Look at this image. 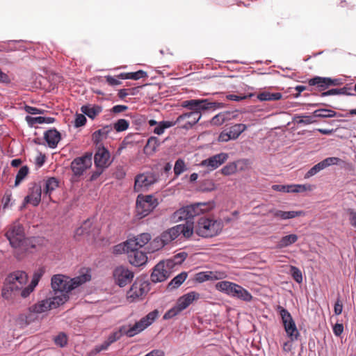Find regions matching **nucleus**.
<instances>
[{
  "label": "nucleus",
  "mask_w": 356,
  "mask_h": 356,
  "mask_svg": "<svg viewBox=\"0 0 356 356\" xmlns=\"http://www.w3.org/2000/svg\"><path fill=\"white\" fill-rule=\"evenodd\" d=\"M223 228L221 220L213 217H200L194 227L195 233L202 238H212L220 234Z\"/></svg>",
  "instance_id": "nucleus-5"
},
{
  "label": "nucleus",
  "mask_w": 356,
  "mask_h": 356,
  "mask_svg": "<svg viewBox=\"0 0 356 356\" xmlns=\"http://www.w3.org/2000/svg\"><path fill=\"white\" fill-rule=\"evenodd\" d=\"M195 216H196V214L195 213L194 209H193L192 205L191 204L176 211L172 214V218L175 222L186 220V223L185 225H188L189 223L193 225L192 220ZM193 227H194V225H193Z\"/></svg>",
  "instance_id": "nucleus-16"
},
{
  "label": "nucleus",
  "mask_w": 356,
  "mask_h": 356,
  "mask_svg": "<svg viewBox=\"0 0 356 356\" xmlns=\"http://www.w3.org/2000/svg\"><path fill=\"white\" fill-rule=\"evenodd\" d=\"M151 246L152 247V250H158L165 246L164 243L160 239L159 237H157L153 240L151 243Z\"/></svg>",
  "instance_id": "nucleus-62"
},
{
  "label": "nucleus",
  "mask_w": 356,
  "mask_h": 356,
  "mask_svg": "<svg viewBox=\"0 0 356 356\" xmlns=\"http://www.w3.org/2000/svg\"><path fill=\"white\" fill-rule=\"evenodd\" d=\"M160 145V141L158 138L151 136L144 147V152L147 154H152L156 151L157 147Z\"/></svg>",
  "instance_id": "nucleus-35"
},
{
  "label": "nucleus",
  "mask_w": 356,
  "mask_h": 356,
  "mask_svg": "<svg viewBox=\"0 0 356 356\" xmlns=\"http://www.w3.org/2000/svg\"><path fill=\"white\" fill-rule=\"evenodd\" d=\"M26 122L31 127L35 126L36 124H51L53 123L55 121V119L54 118H45V117H31L29 115H27L25 118Z\"/></svg>",
  "instance_id": "nucleus-34"
},
{
  "label": "nucleus",
  "mask_w": 356,
  "mask_h": 356,
  "mask_svg": "<svg viewBox=\"0 0 356 356\" xmlns=\"http://www.w3.org/2000/svg\"><path fill=\"white\" fill-rule=\"evenodd\" d=\"M187 276L188 274L186 272L179 273L168 284V289L172 290L178 288L186 280Z\"/></svg>",
  "instance_id": "nucleus-36"
},
{
  "label": "nucleus",
  "mask_w": 356,
  "mask_h": 356,
  "mask_svg": "<svg viewBox=\"0 0 356 356\" xmlns=\"http://www.w3.org/2000/svg\"><path fill=\"white\" fill-rule=\"evenodd\" d=\"M247 129V127L244 124H236L232 126L228 132L233 140L238 138V136Z\"/></svg>",
  "instance_id": "nucleus-40"
},
{
  "label": "nucleus",
  "mask_w": 356,
  "mask_h": 356,
  "mask_svg": "<svg viewBox=\"0 0 356 356\" xmlns=\"http://www.w3.org/2000/svg\"><path fill=\"white\" fill-rule=\"evenodd\" d=\"M337 116V112L327 108L317 109L313 112V117L321 118H330Z\"/></svg>",
  "instance_id": "nucleus-42"
},
{
  "label": "nucleus",
  "mask_w": 356,
  "mask_h": 356,
  "mask_svg": "<svg viewBox=\"0 0 356 356\" xmlns=\"http://www.w3.org/2000/svg\"><path fill=\"white\" fill-rule=\"evenodd\" d=\"M129 122L125 119H120L112 125L113 129H114L118 132H121L127 130L129 128Z\"/></svg>",
  "instance_id": "nucleus-44"
},
{
  "label": "nucleus",
  "mask_w": 356,
  "mask_h": 356,
  "mask_svg": "<svg viewBox=\"0 0 356 356\" xmlns=\"http://www.w3.org/2000/svg\"><path fill=\"white\" fill-rule=\"evenodd\" d=\"M346 94V88H334V89H331V90H329L326 92H323L321 93V97H325V96H329V95H345ZM347 95H349L348 93H347Z\"/></svg>",
  "instance_id": "nucleus-53"
},
{
  "label": "nucleus",
  "mask_w": 356,
  "mask_h": 356,
  "mask_svg": "<svg viewBox=\"0 0 356 356\" xmlns=\"http://www.w3.org/2000/svg\"><path fill=\"white\" fill-rule=\"evenodd\" d=\"M91 276L88 273H84L72 279L67 276L58 274L51 277V288L54 292L52 297L57 302L58 298L65 297L66 302L69 299V293L81 284L90 280Z\"/></svg>",
  "instance_id": "nucleus-2"
},
{
  "label": "nucleus",
  "mask_w": 356,
  "mask_h": 356,
  "mask_svg": "<svg viewBox=\"0 0 356 356\" xmlns=\"http://www.w3.org/2000/svg\"><path fill=\"white\" fill-rule=\"evenodd\" d=\"M237 170V165L236 163H229L221 169V172L224 175H231L234 174Z\"/></svg>",
  "instance_id": "nucleus-51"
},
{
  "label": "nucleus",
  "mask_w": 356,
  "mask_h": 356,
  "mask_svg": "<svg viewBox=\"0 0 356 356\" xmlns=\"http://www.w3.org/2000/svg\"><path fill=\"white\" fill-rule=\"evenodd\" d=\"M323 170V166L321 165V162L314 165L306 174L305 177L309 178L310 177H312L315 175L316 173L320 172L321 170Z\"/></svg>",
  "instance_id": "nucleus-55"
},
{
  "label": "nucleus",
  "mask_w": 356,
  "mask_h": 356,
  "mask_svg": "<svg viewBox=\"0 0 356 356\" xmlns=\"http://www.w3.org/2000/svg\"><path fill=\"white\" fill-rule=\"evenodd\" d=\"M127 259L129 262L135 266H140L146 264L147 257L146 254L139 249L131 248L128 252Z\"/></svg>",
  "instance_id": "nucleus-22"
},
{
  "label": "nucleus",
  "mask_w": 356,
  "mask_h": 356,
  "mask_svg": "<svg viewBox=\"0 0 356 356\" xmlns=\"http://www.w3.org/2000/svg\"><path fill=\"white\" fill-rule=\"evenodd\" d=\"M291 193H301L307 190H312V186L310 185H291Z\"/></svg>",
  "instance_id": "nucleus-54"
},
{
  "label": "nucleus",
  "mask_w": 356,
  "mask_h": 356,
  "mask_svg": "<svg viewBox=\"0 0 356 356\" xmlns=\"http://www.w3.org/2000/svg\"><path fill=\"white\" fill-rule=\"evenodd\" d=\"M347 212L349 215V221L350 224L356 227V211H355L353 209H348Z\"/></svg>",
  "instance_id": "nucleus-64"
},
{
  "label": "nucleus",
  "mask_w": 356,
  "mask_h": 356,
  "mask_svg": "<svg viewBox=\"0 0 356 356\" xmlns=\"http://www.w3.org/2000/svg\"><path fill=\"white\" fill-rule=\"evenodd\" d=\"M30 190V193L25 197L24 200L26 203H30L36 207L39 204L41 200L42 186L34 184Z\"/></svg>",
  "instance_id": "nucleus-26"
},
{
  "label": "nucleus",
  "mask_w": 356,
  "mask_h": 356,
  "mask_svg": "<svg viewBox=\"0 0 356 356\" xmlns=\"http://www.w3.org/2000/svg\"><path fill=\"white\" fill-rule=\"evenodd\" d=\"M222 103L209 102L208 99H190L181 102V106L191 110L183 113L175 120V125L181 124L180 127L189 129L193 127L201 118V112L206 110H215L222 107Z\"/></svg>",
  "instance_id": "nucleus-1"
},
{
  "label": "nucleus",
  "mask_w": 356,
  "mask_h": 356,
  "mask_svg": "<svg viewBox=\"0 0 356 356\" xmlns=\"http://www.w3.org/2000/svg\"><path fill=\"white\" fill-rule=\"evenodd\" d=\"M216 288L229 296L237 298L245 302H250L252 299V296L245 289L231 282H219L216 284Z\"/></svg>",
  "instance_id": "nucleus-6"
},
{
  "label": "nucleus",
  "mask_w": 356,
  "mask_h": 356,
  "mask_svg": "<svg viewBox=\"0 0 356 356\" xmlns=\"http://www.w3.org/2000/svg\"><path fill=\"white\" fill-rule=\"evenodd\" d=\"M97 149L94 156L95 167H102L104 168H107L111 164V162L109 161V152L104 146H99L97 147Z\"/></svg>",
  "instance_id": "nucleus-18"
},
{
  "label": "nucleus",
  "mask_w": 356,
  "mask_h": 356,
  "mask_svg": "<svg viewBox=\"0 0 356 356\" xmlns=\"http://www.w3.org/2000/svg\"><path fill=\"white\" fill-rule=\"evenodd\" d=\"M6 236L10 241L12 247L17 248L21 247L24 243L29 239L25 240V235L23 227L19 223H15L10 226L6 233Z\"/></svg>",
  "instance_id": "nucleus-12"
},
{
  "label": "nucleus",
  "mask_w": 356,
  "mask_h": 356,
  "mask_svg": "<svg viewBox=\"0 0 356 356\" xmlns=\"http://www.w3.org/2000/svg\"><path fill=\"white\" fill-rule=\"evenodd\" d=\"M113 277L115 283L122 287L131 282L134 278V273L127 268L120 266L114 270Z\"/></svg>",
  "instance_id": "nucleus-15"
},
{
  "label": "nucleus",
  "mask_w": 356,
  "mask_h": 356,
  "mask_svg": "<svg viewBox=\"0 0 356 356\" xmlns=\"http://www.w3.org/2000/svg\"><path fill=\"white\" fill-rule=\"evenodd\" d=\"M29 173V168L27 166H22L18 171L15 182V186H17L21 181L26 177V175Z\"/></svg>",
  "instance_id": "nucleus-48"
},
{
  "label": "nucleus",
  "mask_w": 356,
  "mask_h": 356,
  "mask_svg": "<svg viewBox=\"0 0 356 356\" xmlns=\"http://www.w3.org/2000/svg\"><path fill=\"white\" fill-rule=\"evenodd\" d=\"M105 79L106 80V82L111 86H118L122 83V82L120 81V79L115 76H112L110 75L106 76Z\"/></svg>",
  "instance_id": "nucleus-60"
},
{
  "label": "nucleus",
  "mask_w": 356,
  "mask_h": 356,
  "mask_svg": "<svg viewBox=\"0 0 356 356\" xmlns=\"http://www.w3.org/2000/svg\"><path fill=\"white\" fill-rule=\"evenodd\" d=\"M149 289V282L142 277H138L127 291V298L130 302L143 299Z\"/></svg>",
  "instance_id": "nucleus-9"
},
{
  "label": "nucleus",
  "mask_w": 356,
  "mask_h": 356,
  "mask_svg": "<svg viewBox=\"0 0 356 356\" xmlns=\"http://www.w3.org/2000/svg\"><path fill=\"white\" fill-rule=\"evenodd\" d=\"M131 249V246L127 244V240L122 243H120L118 245H116L113 248V253L116 254H120L122 253L127 254L128 255V252Z\"/></svg>",
  "instance_id": "nucleus-46"
},
{
  "label": "nucleus",
  "mask_w": 356,
  "mask_h": 356,
  "mask_svg": "<svg viewBox=\"0 0 356 356\" xmlns=\"http://www.w3.org/2000/svg\"><path fill=\"white\" fill-rule=\"evenodd\" d=\"M158 200L152 195H139L136 200V212L140 218L145 217L158 205Z\"/></svg>",
  "instance_id": "nucleus-10"
},
{
  "label": "nucleus",
  "mask_w": 356,
  "mask_h": 356,
  "mask_svg": "<svg viewBox=\"0 0 356 356\" xmlns=\"http://www.w3.org/2000/svg\"><path fill=\"white\" fill-rule=\"evenodd\" d=\"M91 226V222L89 220L84 221L82 225L78 227L75 231V236H83L89 233V229Z\"/></svg>",
  "instance_id": "nucleus-45"
},
{
  "label": "nucleus",
  "mask_w": 356,
  "mask_h": 356,
  "mask_svg": "<svg viewBox=\"0 0 356 356\" xmlns=\"http://www.w3.org/2000/svg\"><path fill=\"white\" fill-rule=\"evenodd\" d=\"M199 296L197 293L192 291L179 297L176 305L165 313L163 317V319L168 320L177 316L192 304L194 300L198 299Z\"/></svg>",
  "instance_id": "nucleus-8"
},
{
  "label": "nucleus",
  "mask_w": 356,
  "mask_h": 356,
  "mask_svg": "<svg viewBox=\"0 0 356 356\" xmlns=\"http://www.w3.org/2000/svg\"><path fill=\"white\" fill-rule=\"evenodd\" d=\"M44 138L50 148L56 147L61 139L60 134L56 129H49L44 132Z\"/></svg>",
  "instance_id": "nucleus-30"
},
{
  "label": "nucleus",
  "mask_w": 356,
  "mask_h": 356,
  "mask_svg": "<svg viewBox=\"0 0 356 356\" xmlns=\"http://www.w3.org/2000/svg\"><path fill=\"white\" fill-rule=\"evenodd\" d=\"M58 301L57 302L53 298H50L46 300L39 301L38 302L30 306L29 308L31 309L32 312L36 314V316H38V314H40L47 312L48 310H50L51 309L56 308L60 305L64 304L65 298L63 297L60 298V299L58 298Z\"/></svg>",
  "instance_id": "nucleus-13"
},
{
  "label": "nucleus",
  "mask_w": 356,
  "mask_h": 356,
  "mask_svg": "<svg viewBox=\"0 0 356 356\" xmlns=\"http://www.w3.org/2000/svg\"><path fill=\"white\" fill-rule=\"evenodd\" d=\"M44 270L40 268L33 273L31 283L26 286L21 292V296L24 298H27L33 291L35 286L38 285L40 278L43 275Z\"/></svg>",
  "instance_id": "nucleus-24"
},
{
  "label": "nucleus",
  "mask_w": 356,
  "mask_h": 356,
  "mask_svg": "<svg viewBox=\"0 0 356 356\" xmlns=\"http://www.w3.org/2000/svg\"><path fill=\"white\" fill-rule=\"evenodd\" d=\"M81 111L91 119H95L102 111V107L99 105H83L81 107Z\"/></svg>",
  "instance_id": "nucleus-31"
},
{
  "label": "nucleus",
  "mask_w": 356,
  "mask_h": 356,
  "mask_svg": "<svg viewBox=\"0 0 356 356\" xmlns=\"http://www.w3.org/2000/svg\"><path fill=\"white\" fill-rule=\"evenodd\" d=\"M290 268L291 274L293 280L298 284H300L302 282V275L300 270L293 266H291Z\"/></svg>",
  "instance_id": "nucleus-52"
},
{
  "label": "nucleus",
  "mask_w": 356,
  "mask_h": 356,
  "mask_svg": "<svg viewBox=\"0 0 356 356\" xmlns=\"http://www.w3.org/2000/svg\"><path fill=\"white\" fill-rule=\"evenodd\" d=\"M272 189L275 191L291 193V185H278L275 184L272 186Z\"/></svg>",
  "instance_id": "nucleus-61"
},
{
  "label": "nucleus",
  "mask_w": 356,
  "mask_h": 356,
  "mask_svg": "<svg viewBox=\"0 0 356 356\" xmlns=\"http://www.w3.org/2000/svg\"><path fill=\"white\" fill-rule=\"evenodd\" d=\"M28 275L25 271L16 270L9 273L5 279L1 296L8 300L12 298L13 293L22 291L28 282Z\"/></svg>",
  "instance_id": "nucleus-4"
},
{
  "label": "nucleus",
  "mask_w": 356,
  "mask_h": 356,
  "mask_svg": "<svg viewBox=\"0 0 356 356\" xmlns=\"http://www.w3.org/2000/svg\"><path fill=\"white\" fill-rule=\"evenodd\" d=\"M147 72L143 70H138L135 72L121 73L118 77L121 79H133L138 80L141 78L146 77Z\"/></svg>",
  "instance_id": "nucleus-38"
},
{
  "label": "nucleus",
  "mask_w": 356,
  "mask_h": 356,
  "mask_svg": "<svg viewBox=\"0 0 356 356\" xmlns=\"http://www.w3.org/2000/svg\"><path fill=\"white\" fill-rule=\"evenodd\" d=\"M295 121L298 124H310L316 122V120H313L312 117L311 116H305L304 118H301L300 116H296L295 118Z\"/></svg>",
  "instance_id": "nucleus-56"
},
{
  "label": "nucleus",
  "mask_w": 356,
  "mask_h": 356,
  "mask_svg": "<svg viewBox=\"0 0 356 356\" xmlns=\"http://www.w3.org/2000/svg\"><path fill=\"white\" fill-rule=\"evenodd\" d=\"M228 159V155L226 153H220L216 154L207 159L203 160L201 162V165L207 167L210 170H213L218 168L224 163Z\"/></svg>",
  "instance_id": "nucleus-21"
},
{
  "label": "nucleus",
  "mask_w": 356,
  "mask_h": 356,
  "mask_svg": "<svg viewBox=\"0 0 356 356\" xmlns=\"http://www.w3.org/2000/svg\"><path fill=\"white\" fill-rule=\"evenodd\" d=\"M43 193L51 198V193L58 187V181L54 177H50L44 181Z\"/></svg>",
  "instance_id": "nucleus-33"
},
{
  "label": "nucleus",
  "mask_w": 356,
  "mask_h": 356,
  "mask_svg": "<svg viewBox=\"0 0 356 356\" xmlns=\"http://www.w3.org/2000/svg\"><path fill=\"white\" fill-rule=\"evenodd\" d=\"M269 213H271L273 217L278 218L282 220L291 219L305 215V212L302 211H284L281 210L271 209L269 211Z\"/></svg>",
  "instance_id": "nucleus-29"
},
{
  "label": "nucleus",
  "mask_w": 356,
  "mask_h": 356,
  "mask_svg": "<svg viewBox=\"0 0 356 356\" xmlns=\"http://www.w3.org/2000/svg\"><path fill=\"white\" fill-rule=\"evenodd\" d=\"M308 83L309 86H316L319 91H323L330 86L339 85V81L337 79H332L329 77L315 76L309 79Z\"/></svg>",
  "instance_id": "nucleus-17"
},
{
  "label": "nucleus",
  "mask_w": 356,
  "mask_h": 356,
  "mask_svg": "<svg viewBox=\"0 0 356 356\" xmlns=\"http://www.w3.org/2000/svg\"><path fill=\"white\" fill-rule=\"evenodd\" d=\"M181 234L185 238H190L193 234V225H177L163 232L159 238L165 245L176 239Z\"/></svg>",
  "instance_id": "nucleus-7"
},
{
  "label": "nucleus",
  "mask_w": 356,
  "mask_h": 356,
  "mask_svg": "<svg viewBox=\"0 0 356 356\" xmlns=\"http://www.w3.org/2000/svg\"><path fill=\"white\" fill-rule=\"evenodd\" d=\"M193 209H194L195 213L198 216L201 213L209 212L215 207V202L213 201H209L207 202H197L191 204Z\"/></svg>",
  "instance_id": "nucleus-32"
},
{
  "label": "nucleus",
  "mask_w": 356,
  "mask_h": 356,
  "mask_svg": "<svg viewBox=\"0 0 356 356\" xmlns=\"http://www.w3.org/2000/svg\"><path fill=\"white\" fill-rule=\"evenodd\" d=\"M282 97V95L280 92H270L268 91L260 92L257 95V98L260 101H275L280 99Z\"/></svg>",
  "instance_id": "nucleus-37"
},
{
  "label": "nucleus",
  "mask_w": 356,
  "mask_h": 356,
  "mask_svg": "<svg viewBox=\"0 0 356 356\" xmlns=\"http://www.w3.org/2000/svg\"><path fill=\"white\" fill-rule=\"evenodd\" d=\"M44 270L40 268L33 273L31 283L26 286L21 292V296L24 298H27L33 291L35 286L38 285L40 278L43 275Z\"/></svg>",
  "instance_id": "nucleus-23"
},
{
  "label": "nucleus",
  "mask_w": 356,
  "mask_h": 356,
  "mask_svg": "<svg viewBox=\"0 0 356 356\" xmlns=\"http://www.w3.org/2000/svg\"><path fill=\"white\" fill-rule=\"evenodd\" d=\"M151 240V235L149 233H143L133 238L127 239V244L131 248L139 249L143 247Z\"/></svg>",
  "instance_id": "nucleus-27"
},
{
  "label": "nucleus",
  "mask_w": 356,
  "mask_h": 356,
  "mask_svg": "<svg viewBox=\"0 0 356 356\" xmlns=\"http://www.w3.org/2000/svg\"><path fill=\"white\" fill-rule=\"evenodd\" d=\"M96 169L94 170L90 177V181H95L104 171L106 168L102 167H95Z\"/></svg>",
  "instance_id": "nucleus-63"
},
{
  "label": "nucleus",
  "mask_w": 356,
  "mask_h": 356,
  "mask_svg": "<svg viewBox=\"0 0 356 356\" xmlns=\"http://www.w3.org/2000/svg\"><path fill=\"white\" fill-rule=\"evenodd\" d=\"M54 341L56 345L61 348L65 347L67 343V336L64 332H60L54 337Z\"/></svg>",
  "instance_id": "nucleus-50"
},
{
  "label": "nucleus",
  "mask_w": 356,
  "mask_h": 356,
  "mask_svg": "<svg viewBox=\"0 0 356 356\" xmlns=\"http://www.w3.org/2000/svg\"><path fill=\"white\" fill-rule=\"evenodd\" d=\"M210 271L200 272L196 274L195 280L199 282H203L207 280H211L210 279Z\"/></svg>",
  "instance_id": "nucleus-57"
},
{
  "label": "nucleus",
  "mask_w": 356,
  "mask_h": 356,
  "mask_svg": "<svg viewBox=\"0 0 356 356\" xmlns=\"http://www.w3.org/2000/svg\"><path fill=\"white\" fill-rule=\"evenodd\" d=\"M186 170L185 162L183 159H179L176 161L174 166V172L179 176Z\"/></svg>",
  "instance_id": "nucleus-49"
},
{
  "label": "nucleus",
  "mask_w": 356,
  "mask_h": 356,
  "mask_svg": "<svg viewBox=\"0 0 356 356\" xmlns=\"http://www.w3.org/2000/svg\"><path fill=\"white\" fill-rule=\"evenodd\" d=\"M113 131L112 125H106L102 129L95 131L92 135V140L97 147L103 146L102 141L107 138L108 134Z\"/></svg>",
  "instance_id": "nucleus-25"
},
{
  "label": "nucleus",
  "mask_w": 356,
  "mask_h": 356,
  "mask_svg": "<svg viewBox=\"0 0 356 356\" xmlns=\"http://www.w3.org/2000/svg\"><path fill=\"white\" fill-rule=\"evenodd\" d=\"M159 312L156 309L149 312L139 321L134 325L127 324L122 325L118 330L112 332L107 338L106 341L111 345L113 343L119 340L122 336L126 335L128 337H132L141 332L146 327L150 325L158 317Z\"/></svg>",
  "instance_id": "nucleus-3"
},
{
  "label": "nucleus",
  "mask_w": 356,
  "mask_h": 356,
  "mask_svg": "<svg viewBox=\"0 0 356 356\" xmlns=\"http://www.w3.org/2000/svg\"><path fill=\"white\" fill-rule=\"evenodd\" d=\"M170 272L169 269L165 267V263L161 261L157 264L153 268L151 274V280L154 282H161L169 277Z\"/></svg>",
  "instance_id": "nucleus-20"
},
{
  "label": "nucleus",
  "mask_w": 356,
  "mask_h": 356,
  "mask_svg": "<svg viewBox=\"0 0 356 356\" xmlns=\"http://www.w3.org/2000/svg\"><path fill=\"white\" fill-rule=\"evenodd\" d=\"M298 239L296 234H292L283 236L277 243V247L284 248L295 243Z\"/></svg>",
  "instance_id": "nucleus-39"
},
{
  "label": "nucleus",
  "mask_w": 356,
  "mask_h": 356,
  "mask_svg": "<svg viewBox=\"0 0 356 356\" xmlns=\"http://www.w3.org/2000/svg\"><path fill=\"white\" fill-rule=\"evenodd\" d=\"M343 161L338 157H328L321 161L323 169L332 165H339Z\"/></svg>",
  "instance_id": "nucleus-47"
},
{
  "label": "nucleus",
  "mask_w": 356,
  "mask_h": 356,
  "mask_svg": "<svg viewBox=\"0 0 356 356\" xmlns=\"http://www.w3.org/2000/svg\"><path fill=\"white\" fill-rule=\"evenodd\" d=\"M210 279L211 280H222L227 277V275L224 272H219V271H210Z\"/></svg>",
  "instance_id": "nucleus-59"
},
{
  "label": "nucleus",
  "mask_w": 356,
  "mask_h": 356,
  "mask_svg": "<svg viewBox=\"0 0 356 356\" xmlns=\"http://www.w3.org/2000/svg\"><path fill=\"white\" fill-rule=\"evenodd\" d=\"M175 126V121H161L154 129L153 132L157 135H161L166 129Z\"/></svg>",
  "instance_id": "nucleus-41"
},
{
  "label": "nucleus",
  "mask_w": 356,
  "mask_h": 356,
  "mask_svg": "<svg viewBox=\"0 0 356 356\" xmlns=\"http://www.w3.org/2000/svg\"><path fill=\"white\" fill-rule=\"evenodd\" d=\"M154 182L153 176L141 174L136 176L135 179L134 190L140 191L143 188H148Z\"/></svg>",
  "instance_id": "nucleus-28"
},
{
  "label": "nucleus",
  "mask_w": 356,
  "mask_h": 356,
  "mask_svg": "<svg viewBox=\"0 0 356 356\" xmlns=\"http://www.w3.org/2000/svg\"><path fill=\"white\" fill-rule=\"evenodd\" d=\"M92 165V154L74 159L71 163V169L75 177H80Z\"/></svg>",
  "instance_id": "nucleus-14"
},
{
  "label": "nucleus",
  "mask_w": 356,
  "mask_h": 356,
  "mask_svg": "<svg viewBox=\"0 0 356 356\" xmlns=\"http://www.w3.org/2000/svg\"><path fill=\"white\" fill-rule=\"evenodd\" d=\"M86 122V118L84 114H76L75 120H74V126L76 127H79L83 126Z\"/></svg>",
  "instance_id": "nucleus-58"
},
{
  "label": "nucleus",
  "mask_w": 356,
  "mask_h": 356,
  "mask_svg": "<svg viewBox=\"0 0 356 356\" xmlns=\"http://www.w3.org/2000/svg\"><path fill=\"white\" fill-rule=\"evenodd\" d=\"M230 113L222 112L216 115L211 120L213 125L219 126L225 122L230 119Z\"/></svg>",
  "instance_id": "nucleus-43"
},
{
  "label": "nucleus",
  "mask_w": 356,
  "mask_h": 356,
  "mask_svg": "<svg viewBox=\"0 0 356 356\" xmlns=\"http://www.w3.org/2000/svg\"><path fill=\"white\" fill-rule=\"evenodd\" d=\"M278 310L287 336L291 339V341L297 340L300 336V333L291 314L281 306L278 307Z\"/></svg>",
  "instance_id": "nucleus-11"
},
{
  "label": "nucleus",
  "mask_w": 356,
  "mask_h": 356,
  "mask_svg": "<svg viewBox=\"0 0 356 356\" xmlns=\"http://www.w3.org/2000/svg\"><path fill=\"white\" fill-rule=\"evenodd\" d=\"M38 320V316H36V314L29 307L27 311L18 315L15 319V323L19 328L24 329Z\"/></svg>",
  "instance_id": "nucleus-19"
}]
</instances>
